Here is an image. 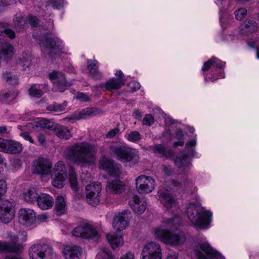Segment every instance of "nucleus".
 Here are the masks:
<instances>
[{
	"label": "nucleus",
	"mask_w": 259,
	"mask_h": 259,
	"mask_svg": "<svg viewBox=\"0 0 259 259\" xmlns=\"http://www.w3.org/2000/svg\"><path fill=\"white\" fill-rule=\"evenodd\" d=\"M53 164L48 159L40 157L33 162V172L41 176L51 174L52 185L58 188H61L67 178V171L65 165L62 161L58 162L52 170Z\"/></svg>",
	"instance_id": "nucleus-1"
},
{
	"label": "nucleus",
	"mask_w": 259,
	"mask_h": 259,
	"mask_svg": "<svg viewBox=\"0 0 259 259\" xmlns=\"http://www.w3.org/2000/svg\"><path fill=\"white\" fill-rule=\"evenodd\" d=\"M96 153L94 146L80 142L68 147L64 152V156L78 165L86 166L94 163Z\"/></svg>",
	"instance_id": "nucleus-2"
},
{
	"label": "nucleus",
	"mask_w": 259,
	"mask_h": 259,
	"mask_svg": "<svg viewBox=\"0 0 259 259\" xmlns=\"http://www.w3.org/2000/svg\"><path fill=\"white\" fill-rule=\"evenodd\" d=\"M181 222L180 216L175 215L174 218H165L163 222V225L156 227L154 231L155 237L163 243L171 246H176L183 244L186 237L183 232H171L167 228H177Z\"/></svg>",
	"instance_id": "nucleus-3"
},
{
	"label": "nucleus",
	"mask_w": 259,
	"mask_h": 259,
	"mask_svg": "<svg viewBox=\"0 0 259 259\" xmlns=\"http://www.w3.org/2000/svg\"><path fill=\"white\" fill-rule=\"evenodd\" d=\"M187 214L190 221L197 227H204L210 223L212 213L201 207L198 202H190L188 205Z\"/></svg>",
	"instance_id": "nucleus-4"
},
{
	"label": "nucleus",
	"mask_w": 259,
	"mask_h": 259,
	"mask_svg": "<svg viewBox=\"0 0 259 259\" xmlns=\"http://www.w3.org/2000/svg\"><path fill=\"white\" fill-rule=\"evenodd\" d=\"M38 39L41 51L44 55L56 57L61 53L65 52L63 41L57 37L50 38L47 36H39Z\"/></svg>",
	"instance_id": "nucleus-5"
},
{
	"label": "nucleus",
	"mask_w": 259,
	"mask_h": 259,
	"mask_svg": "<svg viewBox=\"0 0 259 259\" xmlns=\"http://www.w3.org/2000/svg\"><path fill=\"white\" fill-rule=\"evenodd\" d=\"M111 153L116 158L123 161H130L133 159L137 160L138 158V151L134 149L130 148L125 144L112 145L110 146Z\"/></svg>",
	"instance_id": "nucleus-6"
},
{
	"label": "nucleus",
	"mask_w": 259,
	"mask_h": 259,
	"mask_svg": "<svg viewBox=\"0 0 259 259\" xmlns=\"http://www.w3.org/2000/svg\"><path fill=\"white\" fill-rule=\"evenodd\" d=\"M30 259H52L55 256L51 247L45 244H36L29 249Z\"/></svg>",
	"instance_id": "nucleus-7"
},
{
	"label": "nucleus",
	"mask_w": 259,
	"mask_h": 259,
	"mask_svg": "<svg viewBox=\"0 0 259 259\" xmlns=\"http://www.w3.org/2000/svg\"><path fill=\"white\" fill-rule=\"evenodd\" d=\"M30 259H52L55 256L51 247L45 244H36L29 249Z\"/></svg>",
	"instance_id": "nucleus-8"
},
{
	"label": "nucleus",
	"mask_w": 259,
	"mask_h": 259,
	"mask_svg": "<svg viewBox=\"0 0 259 259\" xmlns=\"http://www.w3.org/2000/svg\"><path fill=\"white\" fill-rule=\"evenodd\" d=\"M198 259H224L217 250L213 249L207 242L200 243L194 249Z\"/></svg>",
	"instance_id": "nucleus-9"
},
{
	"label": "nucleus",
	"mask_w": 259,
	"mask_h": 259,
	"mask_svg": "<svg viewBox=\"0 0 259 259\" xmlns=\"http://www.w3.org/2000/svg\"><path fill=\"white\" fill-rule=\"evenodd\" d=\"M158 199L164 208L171 213L178 208L177 200L167 189H161L157 193Z\"/></svg>",
	"instance_id": "nucleus-10"
},
{
	"label": "nucleus",
	"mask_w": 259,
	"mask_h": 259,
	"mask_svg": "<svg viewBox=\"0 0 259 259\" xmlns=\"http://www.w3.org/2000/svg\"><path fill=\"white\" fill-rule=\"evenodd\" d=\"M9 240L8 242H0V251L7 252H21L23 247L19 243L18 237L11 232L8 233L6 236L4 237Z\"/></svg>",
	"instance_id": "nucleus-11"
},
{
	"label": "nucleus",
	"mask_w": 259,
	"mask_h": 259,
	"mask_svg": "<svg viewBox=\"0 0 259 259\" xmlns=\"http://www.w3.org/2000/svg\"><path fill=\"white\" fill-rule=\"evenodd\" d=\"M102 187L100 183L88 185L85 188L87 202L94 206L98 205L100 202Z\"/></svg>",
	"instance_id": "nucleus-12"
},
{
	"label": "nucleus",
	"mask_w": 259,
	"mask_h": 259,
	"mask_svg": "<svg viewBox=\"0 0 259 259\" xmlns=\"http://www.w3.org/2000/svg\"><path fill=\"white\" fill-rule=\"evenodd\" d=\"M155 181L149 176L141 175L136 179V188L140 193H149L154 189Z\"/></svg>",
	"instance_id": "nucleus-13"
},
{
	"label": "nucleus",
	"mask_w": 259,
	"mask_h": 259,
	"mask_svg": "<svg viewBox=\"0 0 259 259\" xmlns=\"http://www.w3.org/2000/svg\"><path fill=\"white\" fill-rule=\"evenodd\" d=\"M72 234L82 238H95L98 237L97 230L90 224L84 223L75 228L72 231Z\"/></svg>",
	"instance_id": "nucleus-14"
},
{
	"label": "nucleus",
	"mask_w": 259,
	"mask_h": 259,
	"mask_svg": "<svg viewBox=\"0 0 259 259\" xmlns=\"http://www.w3.org/2000/svg\"><path fill=\"white\" fill-rule=\"evenodd\" d=\"M49 78L54 84V91L64 92L67 88L72 84V81H67L63 74L53 71L49 74Z\"/></svg>",
	"instance_id": "nucleus-15"
},
{
	"label": "nucleus",
	"mask_w": 259,
	"mask_h": 259,
	"mask_svg": "<svg viewBox=\"0 0 259 259\" xmlns=\"http://www.w3.org/2000/svg\"><path fill=\"white\" fill-rule=\"evenodd\" d=\"M18 218L19 223L26 227H33L35 226L36 213L32 209H20L18 212Z\"/></svg>",
	"instance_id": "nucleus-16"
},
{
	"label": "nucleus",
	"mask_w": 259,
	"mask_h": 259,
	"mask_svg": "<svg viewBox=\"0 0 259 259\" xmlns=\"http://www.w3.org/2000/svg\"><path fill=\"white\" fill-rule=\"evenodd\" d=\"M142 259H161V247L159 244L151 242L146 244L143 249Z\"/></svg>",
	"instance_id": "nucleus-17"
},
{
	"label": "nucleus",
	"mask_w": 259,
	"mask_h": 259,
	"mask_svg": "<svg viewBox=\"0 0 259 259\" xmlns=\"http://www.w3.org/2000/svg\"><path fill=\"white\" fill-rule=\"evenodd\" d=\"M15 217V209L13 203L8 200L0 203V221L7 224L11 222Z\"/></svg>",
	"instance_id": "nucleus-18"
},
{
	"label": "nucleus",
	"mask_w": 259,
	"mask_h": 259,
	"mask_svg": "<svg viewBox=\"0 0 259 259\" xmlns=\"http://www.w3.org/2000/svg\"><path fill=\"white\" fill-rule=\"evenodd\" d=\"M26 127L27 130L40 128L48 130H59V125L54 121L45 118H37L28 123Z\"/></svg>",
	"instance_id": "nucleus-19"
},
{
	"label": "nucleus",
	"mask_w": 259,
	"mask_h": 259,
	"mask_svg": "<svg viewBox=\"0 0 259 259\" xmlns=\"http://www.w3.org/2000/svg\"><path fill=\"white\" fill-rule=\"evenodd\" d=\"M131 217V211L128 210H124L119 212L114 218L113 222V228L117 231L124 230L128 225Z\"/></svg>",
	"instance_id": "nucleus-20"
},
{
	"label": "nucleus",
	"mask_w": 259,
	"mask_h": 259,
	"mask_svg": "<svg viewBox=\"0 0 259 259\" xmlns=\"http://www.w3.org/2000/svg\"><path fill=\"white\" fill-rule=\"evenodd\" d=\"M129 204L133 210L137 213L141 214L146 208V202L144 198H140L137 195L133 197L130 200Z\"/></svg>",
	"instance_id": "nucleus-21"
},
{
	"label": "nucleus",
	"mask_w": 259,
	"mask_h": 259,
	"mask_svg": "<svg viewBox=\"0 0 259 259\" xmlns=\"http://www.w3.org/2000/svg\"><path fill=\"white\" fill-rule=\"evenodd\" d=\"M106 190L113 194H120L125 190V185L119 180H110L107 183Z\"/></svg>",
	"instance_id": "nucleus-22"
},
{
	"label": "nucleus",
	"mask_w": 259,
	"mask_h": 259,
	"mask_svg": "<svg viewBox=\"0 0 259 259\" xmlns=\"http://www.w3.org/2000/svg\"><path fill=\"white\" fill-rule=\"evenodd\" d=\"M62 252L66 259H79L82 254V250L78 246H67Z\"/></svg>",
	"instance_id": "nucleus-23"
},
{
	"label": "nucleus",
	"mask_w": 259,
	"mask_h": 259,
	"mask_svg": "<svg viewBox=\"0 0 259 259\" xmlns=\"http://www.w3.org/2000/svg\"><path fill=\"white\" fill-rule=\"evenodd\" d=\"M37 203L40 209L47 210L52 207L54 204V199L50 195L41 193L37 198Z\"/></svg>",
	"instance_id": "nucleus-24"
},
{
	"label": "nucleus",
	"mask_w": 259,
	"mask_h": 259,
	"mask_svg": "<svg viewBox=\"0 0 259 259\" xmlns=\"http://www.w3.org/2000/svg\"><path fill=\"white\" fill-rule=\"evenodd\" d=\"M102 111L96 108L88 107L82 109L77 115L75 117L76 119H85L98 115L101 113Z\"/></svg>",
	"instance_id": "nucleus-25"
},
{
	"label": "nucleus",
	"mask_w": 259,
	"mask_h": 259,
	"mask_svg": "<svg viewBox=\"0 0 259 259\" xmlns=\"http://www.w3.org/2000/svg\"><path fill=\"white\" fill-rule=\"evenodd\" d=\"M124 84V80L121 78L109 79L104 84H102L101 87L104 88L106 90L111 91L117 90L121 88Z\"/></svg>",
	"instance_id": "nucleus-26"
},
{
	"label": "nucleus",
	"mask_w": 259,
	"mask_h": 259,
	"mask_svg": "<svg viewBox=\"0 0 259 259\" xmlns=\"http://www.w3.org/2000/svg\"><path fill=\"white\" fill-rule=\"evenodd\" d=\"M225 62L221 61L217 58L212 57L204 63L202 70L206 71L212 68L222 69L225 67Z\"/></svg>",
	"instance_id": "nucleus-27"
},
{
	"label": "nucleus",
	"mask_w": 259,
	"mask_h": 259,
	"mask_svg": "<svg viewBox=\"0 0 259 259\" xmlns=\"http://www.w3.org/2000/svg\"><path fill=\"white\" fill-rule=\"evenodd\" d=\"M106 237L113 249L122 246L123 244L122 236L118 235L115 233L108 234Z\"/></svg>",
	"instance_id": "nucleus-28"
},
{
	"label": "nucleus",
	"mask_w": 259,
	"mask_h": 259,
	"mask_svg": "<svg viewBox=\"0 0 259 259\" xmlns=\"http://www.w3.org/2000/svg\"><path fill=\"white\" fill-rule=\"evenodd\" d=\"M54 211L57 215H61L66 212V203L63 196H58L56 198Z\"/></svg>",
	"instance_id": "nucleus-29"
},
{
	"label": "nucleus",
	"mask_w": 259,
	"mask_h": 259,
	"mask_svg": "<svg viewBox=\"0 0 259 259\" xmlns=\"http://www.w3.org/2000/svg\"><path fill=\"white\" fill-rule=\"evenodd\" d=\"M88 63V70L90 75L95 79H100L102 76V73L98 70V62L96 60H89Z\"/></svg>",
	"instance_id": "nucleus-30"
},
{
	"label": "nucleus",
	"mask_w": 259,
	"mask_h": 259,
	"mask_svg": "<svg viewBox=\"0 0 259 259\" xmlns=\"http://www.w3.org/2000/svg\"><path fill=\"white\" fill-rule=\"evenodd\" d=\"M32 57L29 54L22 53L18 58L17 63L26 70L32 65Z\"/></svg>",
	"instance_id": "nucleus-31"
},
{
	"label": "nucleus",
	"mask_w": 259,
	"mask_h": 259,
	"mask_svg": "<svg viewBox=\"0 0 259 259\" xmlns=\"http://www.w3.org/2000/svg\"><path fill=\"white\" fill-rule=\"evenodd\" d=\"M23 147L21 143L13 140H8L6 152L11 154H18L22 151Z\"/></svg>",
	"instance_id": "nucleus-32"
},
{
	"label": "nucleus",
	"mask_w": 259,
	"mask_h": 259,
	"mask_svg": "<svg viewBox=\"0 0 259 259\" xmlns=\"http://www.w3.org/2000/svg\"><path fill=\"white\" fill-rule=\"evenodd\" d=\"M150 149L154 153L166 157L171 155V152L162 145H155L150 147Z\"/></svg>",
	"instance_id": "nucleus-33"
},
{
	"label": "nucleus",
	"mask_w": 259,
	"mask_h": 259,
	"mask_svg": "<svg viewBox=\"0 0 259 259\" xmlns=\"http://www.w3.org/2000/svg\"><path fill=\"white\" fill-rule=\"evenodd\" d=\"M38 195L36 190L32 188L28 189L23 194V197L25 201L29 203H32L37 201Z\"/></svg>",
	"instance_id": "nucleus-34"
},
{
	"label": "nucleus",
	"mask_w": 259,
	"mask_h": 259,
	"mask_svg": "<svg viewBox=\"0 0 259 259\" xmlns=\"http://www.w3.org/2000/svg\"><path fill=\"white\" fill-rule=\"evenodd\" d=\"M42 87L39 84H34L31 86L28 91L29 95L36 98H40L44 93L42 90Z\"/></svg>",
	"instance_id": "nucleus-35"
},
{
	"label": "nucleus",
	"mask_w": 259,
	"mask_h": 259,
	"mask_svg": "<svg viewBox=\"0 0 259 259\" xmlns=\"http://www.w3.org/2000/svg\"><path fill=\"white\" fill-rule=\"evenodd\" d=\"M16 93H12L10 91L4 92L0 95V101L2 103H9L16 97Z\"/></svg>",
	"instance_id": "nucleus-36"
},
{
	"label": "nucleus",
	"mask_w": 259,
	"mask_h": 259,
	"mask_svg": "<svg viewBox=\"0 0 259 259\" xmlns=\"http://www.w3.org/2000/svg\"><path fill=\"white\" fill-rule=\"evenodd\" d=\"M69 179L71 189L74 191H77L78 189L77 178L74 170L72 167H71L69 170Z\"/></svg>",
	"instance_id": "nucleus-37"
},
{
	"label": "nucleus",
	"mask_w": 259,
	"mask_h": 259,
	"mask_svg": "<svg viewBox=\"0 0 259 259\" xmlns=\"http://www.w3.org/2000/svg\"><path fill=\"white\" fill-rule=\"evenodd\" d=\"M242 27H244V31L250 33L256 31L257 28L256 23L252 20H249L245 21Z\"/></svg>",
	"instance_id": "nucleus-38"
},
{
	"label": "nucleus",
	"mask_w": 259,
	"mask_h": 259,
	"mask_svg": "<svg viewBox=\"0 0 259 259\" xmlns=\"http://www.w3.org/2000/svg\"><path fill=\"white\" fill-rule=\"evenodd\" d=\"M67 103L65 101L62 104L54 103L48 106L47 108L49 111L58 112L64 110L67 106Z\"/></svg>",
	"instance_id": "nucleus-39"
},
{
	"label": "nucleus",
	"mask_w": 259,
	"mask_h": 259,
	"mask_svg": "<svg viewBox=\"0 0 259 259\" xmlns=\"http://www.w3.org/2000/svg\"><path fill=\"white\" fill-rule=\"evenodd\" d=\"M3 79L4 81L10 84H16L18 83L17 77L11 73L6 72L3 74Z\"/></svg>",
	"instance_id": "nucleus-40"
},
{
	"label": "nucleus",
	"mask_w": 259,
	"mask_h": 259,
	"mask_svg": "<svg viewBox=\"0 0 259 259\" xmlns=\"http://www.w3.org/2000/svg\"><path fill=\"white\" fill-rule=\"evenodd\" d=\"M113 164V161L112 160L104 156L100 161V167L108 171L109 168H111Z\"/></svg>",
	"instance_id": "nucleus-41"
},
{
	"label": "nucleus",
	"mask_w": 259,
	"mask_h": 259,
	"mask_svg": "<svg viewBox=\"0 0 259 259\" xmlns=\"http://www.w3.org/2000/svg\"><path fill=\"white\" fill-rule=\"evenodd\" d=\"M26 20L20 13H18L15 15L14 19V23L16 27L21 28L25 24Z\"/></svg>",
	"instance_id": "nucleus-42"
},
{
	"label": "nucleus",
	"mask_w": 259,
	"mask_h": 259,
	"mask_svg": "<svg viewBox=\"0 0 259 259\" xmlns=\"http://www.w3.org/2000/svg\"><path fill=\"white\" fill-rule=\"evenodd\" d=\"M97 259H113V257L110 251L105 248L100 250L96 256Z\"/></svg>",
	"instance_id": "nucleus-43"
},
{
	"label": "nucleus",
	"mask_w": 259,
	"mask_h": 259,
	"mask_svg": "<svg viewBox=\"0 0 259 259\" xmlns=\"http://www.w3.org/2000/svg\"><path fill=\"white\" fill-rule=\"evenodd\" d=\"M64 0H49L47 6H51L54 9H58L63 6Z\"/></svg>",
	"instance_id": "nucleus-44"
},
{
	"label": "nucleus",
	"mask_w": 259,
	"mask_h": 259,
	"mask_svg": "<svg viewBox=\"0 0 259 259\" xmlns=\"http://www.w3.org/2000/svg\"><path fill=\"white\" fill-rule=\"evenodd\" d=\"M107 171L110 175L113 177H118L121 174L119 167L114 164L112 165L111 168H109Z\"/></svg>",
	"instance_id": "nucleus-45"
},
{
	"label": "nucleus",
	"mask_w": 259,
	"mask_h": 259,
	"mask_svg": "<svg viewBox=\"0 0 259 259\" xmlns=\"http://www.w3.org/2000/svg\"><path fill=\"white\" fill-rule=\"evenodd\" d=\"M56 136L60 139H68L71 137L70 131H54Z\"/></svg>",
	"instance_id": "nucleus-46"
},
{
	"label": "nucleus",
	"mask_w": 259,
	"mask_h": 259,
	"mask_svg": "<svg viewBox=\"0 0 259 259\" xmlns=\"http://www.w3.org/2000/svg\"><path fill=\"white\" fill-rule=\"evenodd\" d=\"M176 136L179 141L174 143V146L177 147L183 146L184 144V141H183L184 135L182 134V131H177Z\"/></svg>",
	"instance_id": "nucleus-47"
},
{
	"label": "nucleus",
	"mask_w": 259,
	"mask_h": 259,
	"mask_svg": "<svg viewBox=\"0 0 259 259\" xmlns=\"http://www.w3.org/2000/svg\"><path fill=\"white\" fill-rule=\"evenodd\" d=\"M141 138L140 134L137 131H133L128 135V140L133 142L139 141Z\"/></svg>",
	"instance_id": "nucleus-48"
},
{
	"label": "nucleus",
	"mask_w": 259,
	"mask_h": 259,
	"mask_svg": "<svg viewBox=\"0 0 259 259\" xmlns=\"http://www.w3.org/2000/svg\"><path fill=\"white\" fill-rule=\"evenodd\" d=\"M247 14V10L244 8H241L236 10L235 12L236 18L238 20H242Z\"/></svg>",
	"instance_id": "nucleus-49"
},
{
	"label": "nucleus",
	"mask_w": 259,
	"mask_h": 259,
	"mask_svg": "<svg viewBox=\"0 0 259 259\" xmlns=\"http://www.w3.org/2000/svg\"><path fill=\"white\" fill-rule=\"evenodd\" d=\"M154 122V119L153 116L150 114H147L145 115L143 120V123L147 126H150L153 124Z\"/></svg>",
	"instance_id": "nucleus-50"
},
{
	"label": "nucleus",
	"mask_w": 259,
	"mask_h": 259,
	"mask_svg": "<svg viewBox=\"0 0 259 259\" xmlns=\"http://www.w3.org/2000/svg\"><path fill=\"white\" fill-rule=\"evenodd\" d=\"M164 122L166 125L171 126V128L175 127L174 126H173L174 125L180 124L178 121L173 119L171 117L169 116H167L165 118Z\"/></svg>",
	"instance_id": "nucleus-51"
},
{
	"label": "nucleus",
	"mask_w": 259,
	"mask_h": 259,
	"mask_svg": "<svg viewBox=\"0 0 259 259\" xmlns=\"http://www.w3.org/2000/svg\"><path fill=\"white\" fill-rule=\"evenodd\" d=\"M7 184L4 180H0V200L7 192Z\"/></svg>",
	"instance_id": "nucleus-52"
},
{
	"label": "nucleus",
	"mask_w": 259,
	"mask_h": 259,
	"mask_svg": "<svg viewBox=\"0 0 259 259\" xmlns=\"http://www.w3.org/2000/svg\"><path fill=\"white\" fill-rule=\"evenodd\" d=\"M15 2V0H0V12H2L4 8L11 5Z\"/></svg>",
	"instance_id": "nucleus-53"
},
{
	"label": "nucleus",
	"mask_w": 259,
	"mask_h": 259,
	"mask_svg": "<svg viewBox=\"0 0 259 259\" xmlns=\"http://www.w3.org/2000/svg\"><path fill=\"white\" fill-rule=\"evenodd\" d=\"M129 85L132 92L136 91L137 90L139 89L141 87L140 84L136 81H131L129 83Z\"/></svg>",
	"instance_id": "nucleus-54"
},
{
	"label": "nucleus",
	"mask_w": 259,
	"mask_h": 259,
	"mask_svg": "<svg viewBox=\"0 0 259 259\" xmlns=\"http://www.w3.org/2000/svg\"><path fill=\"white\" fill-rule=\"evenodd\" d=\"M20 136L23 137L24 139L28 141L31 143H33L34 141L31 137L30 133L28 132H24L20 134Z\"/></svg>",
	"instance_id": "nucleus-55"
},
{
	"label": "nucleus",
	"mask_w": 259,
	"mask_h": 259,
	"mask_svg": "<svg viewBox=\"0 0 259 259\" xmlns=\"http://www.w3.org/2000/svg\"><path fill=\"white\" fill-rule=\"evenodd\" d=\"M8 140L0 138V151L6 152Z\"/></svg>",
	"instance_id": "nucleus-56"
},
{
	"label": "nucleus",
	"mask_w": 259,
	"mask_h": 259,
	"mask_svg": "<svg viewBox=\"0 0 259 259\" xmlns=\"http://www.w3.org/2000/svg\"><path fill=\"white\" fill-rule=\"evenodd\" d=\"M76 98L83 102L87 101L89 100L88 96L82 93H78L77 95Z\"/></svg>",
	"instance_id": "nucleus-57"
},
{
	"label": "nucleus",
	"mask_w": 259,
	"mask_h": 259,
	"mask_svg": "<svg viewBox=\"0 0 259 259\" xmlns=\"http://www.w3.org/2000/svg\"><path fill=\"white\" fill-rule=\"evenodd\" d=\"M28 21L29 24L31 25L32 27H35L36 26V24L38 23V19L32 16H30L28 17Z\"/></svg>",
	"instance_id": "nucleus-58"
},
{
	"label": "nucleus",
	"mask_w": 259,
	"mask_h": 259,
	"mask_svg": "<svg viewBox=\"0 0 259 259\" xmlns=\"http://www.w3.org/2000/svg\"><path fill=\"white\" fill-rule=\"evenodd\" d=\"M175 163L177 166L179 167H182L183 166L184 163H185V160L181 159L180 157H177L175 160Z\"/></svg>",
	"instance_id": "nucleus-59"
},
{
	"label": "nucleus",
	"mask_w": 259,
	"mask_h": 259,
	"mask_svg": "<svg viewBox=\"0 0 259 259\" xmlns=\"http://www.w3.org/2000/svg\"><path fill=\"white\" fill-rule=\"evenodd\" d=\"M134 254L132 252H127L123 254L120 259H134Z\"/></svg>",
	"instance_id": "nucleus-60"
},
{
	"label": "nucleus",
	"mask_w": 259,
	"mask_h": 259,
	"mask_svg": "<svg viewBox=\"0 0 259 259\" xmlns=\"http://www.w3.org/2000/svg\"><path fill=\"white\" fill-rule=\"evenodd\" d=\"M37 219L39 221L45 222L48 219V215L46 213L40 214L37 216Z\"/></svg>",
	"instance_id": "nucleus-61"
},
{
	"label": "nucleus",
	"mask_w": 259,
	"mask_h": 259,
	"mask_svg": "<svg viewBox=\"0 0 259 259\" xmlns=\"http://www.w3.org/2000/svg\"><path fill=\"white\" fill-rule=\"evenodd\" d=\"M142 113L138 109L134 110L133 113V116L135 118L140 119L142 117Z\"/></svg>",
	"instance_id": "nucleus-62"
},
{
	"label": "nucleus",
	"mask_w": 259,
	"mask_h": 259,
	"mask_svg": "<svg viewBox=\"0 0 259 259\" xmlns=\"http://www.w3.org/2000/svg\"><path fill=\"white\" fill-rule=\"evenodd\" d=\"M228 18V17L227 15H223L222 13H220V23L222 27H224L225 26H224V22L226 21Z\"/></svg>",
	"instance_id": "nucleus-63"
},
{
	"label": "nucleus",
	"mask_w": 259,
	"mask_h": 259,
	"mask_svg": "<svg viewBox=\"0 0 259 259\" xmlns=\"http://www.w3.org/2000/svg\"><path fill=\"white\" fill-rule=\"evenodd\" d=\"M116 131H110L107 134L106 137L109 138H112L115 136L116 133Z\"/></svg>",
	"instance_id": "nucleus-64"
}]
</instances>
